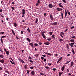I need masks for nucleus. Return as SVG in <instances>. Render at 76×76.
Returning <instances> with one entry per match:
<instances>
[{"mask_svg":"<svg viewBox=\"0 0 76 76\" xmlns=\"http://www.w3.org/2000/svg\"><path fill=\"white\" fill-rule=\"evenodd\" d=\"M6 37V38H5ZM6 38V36H3L2 37H1V38Z\"/></svg>","mask_w":76,"mask_h":76,"instance_id":"c85d7f7f","label":"nucleus"},{"mask_svg":"<svg viewBox=\"0 0 76 76\" xmlns=\"http://www.w3.org/2000/svg\"><path fill=\"white\" fill-rule=\"evenodd\" d=\"M6 54L7 55H9V51L8 50L6 52Z\"/></svg>","mask_w":76,"mask_h":76,"instance_id":"a211bd4d","label":"nucleus"},{"mask_svg":"<svg viewBox=\"0 0 76 76\" xmlns=\"http://www.w3.org/2000/svg\"><path fill=\"white\" fill-rule=\"evenodd\" d=\"M74 27H74V26H73L72 27H71V29H73V28H74Z\"/></svg>","mask_w":76,"mask_h":76,"instance_id":"774afa93","label":"nucleus"},{"mask_svg":"<svg viewBox=\"0 0 76 76\" xmlns=\"http://www.w3.org/2000/svg\"><path fill=\"white\" fill-rule=\"evenodd\" d=\"M66 45L67 48V49H69V45Z\"/></svg>","mask_w":76,"mask_h":76,"instance_id":"a19ab883","label":"nucleus"},{"mask_svg":"<svg viewBox=\"0 0 76 76\" xmlns=\"http://www.w3.org/2000/svg\"><path fill=\"white\" fill-rule=\"evenodd\" d=\"M62 1L63 2H64V3H66V1L65 0H62Z\"/></svg>","mask_w":76,"mask_h":76,"instance_id":"680f3d73","label":"nucleus"},{"mask_svg":"<svg viewBox=\"0 0 76 76\" xmlns=\"http://www.w3.org/2000/svg\"><path fill=\"white\" fill-rule=\"evenodd\" d=\"M11 9H12V10H14L15 9V7H11Z\"/></svg>","mask_w":76,"mask_h":76,"instance_id":"c03bdc74","label":"nucleus"},{"mask_svg":"<svg viewBox=\"0 0 76 76\" xmlns=\"http://www.w3.org/2000/svg\"><path fill=\"white\" fill-rule=\"evenodd\" d=\"M38 44H39V45H41V44H42V43L40 42L38 43Z\"/></svg>","mask_w":76,"mask_h":76,"instance_id":"13d9d810","label":"nucleus"},{"mask_svg":"<svg viewBox=\"0 0 76 76\" xmlns=\"http://www.w3.org/2000/svg\"><path fill=\"white\" fill-rule=\"evenodd\" d=\"M39 54H35L34 55V56L35 57H39Z\"/></svg>","mask_w":76,"mask_h":76,"instance_id":"ddd939ff","label":"nucleus"},{"mask_svg":"<svg viewBox=\"0 0 76 76\" xmlns=\"http://www.w3.org/2000/svg\"><path fill=\"white\" fill-rule=\"evenodd\" d=\"M50 18L51 20H52V21L53 22V20H54V18H53V16H52V15H50Z\"/></svg>","mask_w":76,"mask_h":76,"instance_id":"f257e3e1","label":"nucleus"},{"mask_svg":"<svg viewBox=\"0 0 76 76\" xmlns=\"http://www.w3.org/2000/svg\"><path fill=\"white\" fill-rule=\"evenodd\" d=\"M73 62L72 61L71 63L70 67H73Z\"/></svg>","mask_w":76,"mask_h":76,"instance_id":"9b49d317","label":"nucleus"},{"mask_svg":"<svg viewBox=\"0 0 76 76\" xmlns=\"http://www.w3.org/2000/svg\"><path fill=\"white\" fill-rule=\"evenodd\" d=\"M28 58L30 59V60H32V58L30 56H29L28 57Z\"/></svg>","mask_w":76,"mask_h":76,"instance_id":"603ef678","label":"nucleus"},{"mask_svg":"<svg viewBox=\"0 0 76 76\" xmlns=\"http://www.w3.org/2000/svg\"><path fill=\"white\" fill-rule=\"evenodd\" d=\"M26 39L28 42H31V40L29 38H27Z\"/></svg>","mask_w":76,"mask_h":76,"instance_id":"412c9836","label":"nucleus"},{"mask_svg":"<svg viewBox=\"0 0 76 76\" xmlns=\"http://www.w3.org/2000/svg\"><path fill=\"white\" fill-rule=\"evenodd\" d=\"M16 39H19H19H20V38H19L18 37V36H16Z\"/></svg>","mask_w":76,"mask_h":76,"instance_id":"49530a36","label":"nucleus"},{"mask_svg":"<svg viewBox=\"0 0 76 76\" xmlns=\"http://www.w3.org/2000/svg\"><path fill=\"white\" fill-rule=\"evenodd\" d=\"M1 42L3 44V39L2 38H1Z\"/></svg>","mask_w":76,"mask_h":76,"instance_id":"c756f323","label":"nucleus"},{"mask_svg":"<svg viewBox=\"0 0 76 76\" xmlns=\"http://www.w3.org/2000/svg\"><path fill=\"white\" fill-rule=\"evenodd\" d=\"M46 60H47V59H46L45 58L44 59V61L45 62V61H46Z\"/></svg>","mask_w":76,"mask_h":76,"instance_id":"0e129e2a","label":"nucleus"},{"mask_svg":"<svg viewBox=\"0 0 76 76\" xmlns=\"http://www.w3.org/2000/svg\"><path fill=\"white\" fill-rule=\"evenodd\" d=\"M72 51L73 54H75V50L74 49H72Z\"/></svg>","mask_w":76,"mask_h":76,"instance_id":"6ab92c4d","label":"nucleus"},{"mask_svg":"<svg viewBox=\"0 0 76 76\" xmlns=\"http://www.w3.org/2000/svg\"><path fill=\"white\" fill-rule=\"evenodd\" d=\"M30 68L31 69H34V66H31Z\"/></svg>","mask_w":76,"mask_h":76,"instance_id":"37998d69","label":"nucleus"},{"mask_svg":"<svg viewBox=\"0 0 76 76\" xmlns=\"http://www.w3.org/2000/svg\"><path fill=\"white\" fill-rule=\"evenodd\" d=\"M47 40H48V41H51V38H49L47 39Z\"/></svg>","mask_w":76,"mask_h":76,"instance_id":"58836bf2","label":"nucleus"},{"mask_svg":"<svg viewBox=\"0 0 76 76\" xmlns=\"http://www.w3.org/2000/svg\"><path fill=\"white\" fill-rule=\"evenodd\" d=\"M48 7L50 9H52V8H53V4H49L48 5Z\"/></svg>","mask_w":76,"mask_h":76,"instance_id":"7ed1b4c3","label":"nucleus"},{"mask_svg":"<svg viewBox=\"0 0 76 76\" xmlns=\"http://www.w3.org/2000/svg\"><path fill=\"white\" fill-rule=\"evenodd\" d=\"M65 68V66H63L61 68V70L62 71H63Z\"/></svg>","mask_w":76,"mask_h":76,"instance_id":"0eeeda50","label":"nucleus"},{"mask_svg":"<svg viewBox=\"0 0 76 76\" xmlns=\"http://www.w3.org/2000/svg\"><path fill=\"white\" fill-rule=\"evenodd\" d=\"M44 44L45 45H49L50 43L49 42H45L44 43Z\"/></svg>","mask_w":76,"mask_h":76,"instance_id":"6e6552de","label":"nucleus"},{"mask_svg":"<svg viewBox=\"0 0 76 76\" xmlns=\"http://www.w3.org/2000/svg\"><path fill=\"white\" fill-rule=\"evenodd\" d=\"M10 62H11V63H12V64H15V63H13L12 61H10Z\"/></svg>","mask_w":76,"mask_h":76,"instance_id":"a18cd8bd","label":"nucleus"},{"mask_svg":"<svg viewBox=\"0 0 76 76\" xmlns=\"http://www.w3.org/2000/svg\"><path fill=\"white\" fill-rule=\"evenodd\" d=\"M65 17H66V16H67V11H66V10H65Z\"/></svg>","mask_w":76,"mask_h":76,"instance_id":"5701e85b","label":"nucleus"},{"mask_svg":"<svg viewBox=\"0 0 76 76\" xmlns=\"http://www.w3.org/2000/svg\"><path fill=\"white\" fill-rule=\"evenodd\" d=\"M62 74H63V72H59V76H61V75H62Z\"/></svg>","mask_w":76,"mask_h":76,"instance_id":"4be33fe9","label":"nucleus"},{"mask_svg":"<svg viewBox=\"0 0 76 76\" xmlns=\"http://www.w3.org/2000/svg\"><path fill=\"white\" fill-rule=\"evenodd\" d=\"M37 3L39 4V3H40V1H39V0H38L37 1Z\"/></svg>","mask_w":76,"mask_h":76,"instance_id":"5fc2aeb1","label":"nucleus"},{"mask_svg":"<svg viewBox=\"0 0 76 76\" xmlns=\"http://www.w3.org/2000/svg\"><path fill=\"white\" fill-rule=\"evenodd\" d=\"M45 54H47V55H49V56H52V55L51 54H50L48 53H45Z\"/></svg>","mask_w":76,"mask_h":76,"instance_id":"f8f14e48","label":"nucleus"},{"mask_svg":"<svg viewBox=\"0 0 76 76\" xmlns=\"http://www.w3.org/2000/svg\"><path fill=\"white\" fill-rule=\"evenodd\" d=\"M59 5L61 7H62V8H63V7H63V6L61 5V4H59Z\"/></svg>","mask_w":76,"mask_h":76,"instance_id":"cd10ccee","label":"nucleus"},{"mask_svg":"<svg viewBox=\"0 0 76 76\" xmlns=\"http://www.w3.org/2000/svg\"><path fill=\"white\" fill-rule=\"evenodd\" d=\"M40 75H44V74L42 72L40 73Z\"/></svg>","mask_w":76,"mask_h":76,"instance_id":"e2e57ef3","label":"nucleus"},{"mask_svg":"<svg viewBox=\"0 0 76 76\" xmlns=\"http://www.w3.org/2000/svg\"><path fill=\"white\" fill-rule=\"evenodd\" d=\"M0 62L1 63H4V60L3 59L0 60Z\"/></svg>","mask_w":76,"mask_h":76,"instance_id":"dca6fc26","label":"nucleus"},{"mask_svg":"<svg viewBox=\"0 0 76 76\" xmlns=\"http://www.w3.org/2000/svg\"><path fill=\"white\" fill-rule=\"evenodd\" d=\"M66 72L67 73H69V69H66Z\"/></svg>","mask_w":76,"mask_h":76,"instance_id":"ea45409f","label":"nucleus"},{"mask_svg":"<svg viewBox=\"0 0 76 76\" xmlns=\"http://www.w3.org/2000/svg\"><path fill=\"white\" fill-rule=\"evenodd\" d=\"M67 13L68 15H70V12L69 11H67Z\"/></svg>","mask_w":76,"mask_h":76,"instance_id":"3c124183","label":"nucleus"},{"mask_svg":"<svg viewBox=\"0 0 76 76\" xmlns=\"http://www.w3.org/2000/svg\"><path fill=\"white\" fill-rule=\"evenodd\" d=\"M45 68H46V69H49V67L48 66H45Z\"/></svg>","mask_w":76,"mask_h":76,"instance_id":"4c0bfd02","label":"nucleus"},{"mask_svg":"<svg viewBox=\"0 0 76 76\" xmlns=\"http://www.w3.org/2000/svg\"><path fill=\"white\" fill-rule=\"evenodd\" d=\"M12 33L13 34V35H15V32L14 31H13V29H12Z\"/></svg>","mask_w":76,"mask_h":76,"instance_id":"393cba45","label":"nucleus"},{"mask_svg":"<svg viewBox=\"0 0 76 76\" xmlns=\"http://www.w3.org/2000/svg\"><path fill=\"white\" fill-rule=\"evenodd\" d=\"M0 15L1 16V18H3V15H2L0 14Z\"/></svg>","mask_w":76,"mask_h":76,"instance_id":"69168bd1","label":"nucleus"},{"mask_svg":"<svg viewBox=\"0 0 76 76\" xmlns=\"http://www.w3.org/2000/svg\"><path fill=\"white\" fill-rule=\"evenodd\" d=\"M9 58V59H11V60L13 61V63L14 62V61H13V59L12 58Z\"/></svg>","mask_w":76,"mask_h":76,"instance_id":"09e8293b","label":"nucleus"},{"mask_svg":"<svg viewBox=\"0 0 76 76\" xmlns=\"http://www.w3.org/2000/svg\"><path fill=\"white\" fill-rule=\"evenodd\" d=\"M0 58H4V56L3 55H0Z\"/></svg>","mask_w":76,"mask_h":76,"instance_id":"f3484780","label":"nucleus"},{"mask_svg":"<svg viewBox=\"0 0 76 76\" xmlns=\"http://www.w3.org/2000/svg\"><path fill=\"white\" fill-rule=\"evenodd\" d=\"M55 36L54 35H53L52 36V37L53 38H55Z\"/></svg>","mask_w":76,"mask_h":76,"instance_id":"864d4df0","label":"nucleus"},{"mask_svg":"<svg viewBox=\"0 0 76 76\" xmlns=\"http://www.w3.org/2000/svg\"><path fill=\"white\" fill-rule=\"evenodd\" d=\"M38 19L36 18V21H35V23H37L38 22Z\"/></svg>","mask_w":76,"mask_h":76,"instance_id":"bb28decb","label":"nucleus"},{"mask_svg":"<svg viewBox=\"0 0 76 76\" xmlns=\"http://www.w3.org/2000/svg\"><path fill=\"white\" fill-rule=\"evenodd\" d=\"M70 41L71 42H75V40L73 39H70Z\"/></svg>","mask_w":76,"mask_h":76,"instance_id":"4468645a","label":"nucleus"},{"mask_svg":"<svg viewBox=\"0 0 76 76\" xmlns=\"http://www.w3.org/2000/svg\"><path fill=\"white\" fill-rule=\"evenodd\" d=\"M22 11L23 12H25V10L24 9H23Z\"/></svg>","mask_w":76,"mask_h":76,"instance_id":"6e6d98bb","label":"nucleus"},{"mask_svg":"<svg viewBox=\"0 0 76 76\" xmlns=\"http://www.w3.org/2000/svg\"><path fill=\"white\" fill-rule=\"evenodd\" d=\"M62 58H63V57H61V58H60L58 60L60 61H61V60H62Z\"/></svg>","mask_w":76,"mask_h":76,"instance_id":"a878e982","label":"nucleus"},{"mask_svg":"<svg viewBox=\"0 0 76 76\" xmlns=\"http://www.w3.org/2000/svg\"><path fill=\"white\" fill-rule=\"evenodd\" d=\"M19 61H20V62H21V61H22V59L21 58H18V59Z\"/></svg>","mask_w":76,"mask_h":76,"instance_id":"79ce46f5","label":"nucleus"},{"mask_svg":"<svg viewBox=\"0 0 76 76\" xmlns=\"http://www.w3.org/2000/svg\"><path fill=\"white\" fill-rule=\"evenodd\" d=\"M26 71L27 73V74H29V72L30 71H29V70H27Z\"/></svg>","mask_w":76,"mask_h":76,"instance_id":"c9c22d12","label":"nucleus"},{"mask_svg":"<svg viewBox=\"0 0 76 76\" xmlns=\"http://www.w3.org/2000/svg\"><path fill=\"white\" fill-rule=\"evenodd\" d=\"M28 61H30V63H34V61L32 60H30L28 59Z\"/></svg>","mask_w":76,"mask_h":76,"instance_id":"b1692460","label":"nucleus"},{"mask_svg":"<svg viewBox=\"0 0 76 76\" xmlns=\"http://www.w3.org/2000/svg\"><path fill=\"white\" fill-rule=\"evenodd\" d=\"M57 69H56V68H53V71H56V70Z\"/></svg>","mask_w":76,"mask_h":76,"instance_id":"de8ad7c7","label":"nucleus"},{"mask_svg":"<svg viewBox=\"0 0 76 76\" xmlns=\"http://www.w3.org/2000/svg\"><path fill=\"white\" fill-rule=\"evenodd\" d=\"M60 9V8H56V10H57V11L58 12L60 11V10H63V9H62V8H61Z\"/></svg>","mask_w":76,"mask_h":76,"instance_id":"20e7f679","label":"nucleus"},{"mask_svg":"<svg viewBox=\"0 0 76 76\" xmlns=\"http://www.w3.org/2000/svg\"><path fill=\"white\" fill-rule=\"evenodd\" d=\"M22 14L23 15H25V12H23L22 13Z\"/></svg>","mask_w":76,"mask_h":76,"instance_id":"bf43d9fd","label":"nucleus"},{"mask_svg":"<svg viewBox=\"0 0 76 76\" xmlns=\"http://www.w3.org/2000/svg\"><path fill=\"white\" fill-rule=\"evenodd\" d=\"M57 22H55L53 23L52 25H57Z\"/></svg>","mask_w":76,"mask_h":76,"instance_id":"9d476101","label":"nucleus"},{"mask_svg":"<svg viewBox=\"0 0 76 76\" xmlns=\"http://www.w3.org/2000/svg\"><path fill=\"white\" fill-rule=\"evenodd\" d=\"M21 63H25V62L22 60L21 61Z\"/></svg>","mask_w":76,"mask_h":76,"instance_id":"8fccbe9b","label":"nucleus"},{"mask_svg":"<svg viewBox=\"0 0 76 76\" xmlns=\"http://www.w3.org/2000/svg\"><path fill=\"white\" fill-rule=\"evenodd\" d=\"M29 45H30L31 46V47L32 48H34V44L32 43H30L28 44Z\"/></svg>","mask_w":76,"mask_h":76,"instance_id":"39448f33","label":"nucleus"},{"mask_svg":"<svg viewBox=\"0 0 76 76\" xmlns=\"http://www.w3.org/2000/svg\"><path fill=\"white\" fill-rule=\"evenodd\" d=\"M41 59L42 60H43L44 59V57H41Z\"/></svg>","mask_w":76,"mask_h":76,"instance_id":"4d7b16f0","label":"nucleus"},{"mask_svg":"<svg viewBox=\"0 0 76 76\" xmlns=\"http://www.w3.org/2000/svg\"><path fill=\"white\" fill-rule=\"evenodd\" d=\"M34 45V46L37 47V46H38V45L37 44V43H35Z\"/></svg>","mask_w":76,"mask_h":76,"instance_id":"f704fd0d","label":"nucleus"},{"mask_svg":"<svg viewBox=\"0 0 76 76\" xmlns=\"http://www.w3.org/2000/svg\"><path fill=\"white\" fill-rule=\"evenodd\" d=\"M69 45L71 47H72L73 48L74 47L73 45H75V44L74 43H71L70 44H69Z\"/></svg>","mask_w":76,"mask_h":76,"instance_id":"f03ea898","label":"nucleus"},{"mask_svg":"<svg viewBox=\"0 0 76 76\" xmlns=\"http://www.w3.org/2000/svg\"><path fill=\"white\" fill-rule=\"evenodd\" d=\"M31 73L32 75H33V76H34V75H35V72H34V71L31 72Z\"/></svg>","mask_w":76,"mask_h":76,"instance_id":"423d86ee","label":"nucleus"},{"mask_svg":"<svg viewBox=\"0 0 76 76\" xmlns=\"http://www.w3.org/2000/svg\"><path fill=\"white\" fill-rule=\"evenodd\" d=\"M61 18L62 19H64V18L63 17V13L61 12Z\"/></svg>","mask_w":76,"mask_h":76,"instance_id":"2eb2a0df","label":"nucleus"},{"mask_svg":"<svg viewBox=\"0 0 76 76\" xmlns=\"http://www.w3.org/2000/svg\"><path fill=\"white\" fill-rule=\"evenodd\" d=\"M4 34V32L1 31L0 32V34Z\"/></svg>","mask_w":76,"mask_h":76,"instance_id":"7c9ffc66","label":"nucleus"},{"mask_svg":"<svg viewBox=\"0 0 76 76\" xmlns=\"http://www.w3.org/2000/svg\"><path fill=\"white\" fill-rule=\"evenodd\" d=\"M14 26L15 27H16V26H17V24L15 22L14 24Z\"/></svg>","mask_w":76,"mask_h":76,"instance_id":"aec40b11","label":"nucleus"},{"mask_svg":"<svg viewBox=\"0 0 76 76\" xmlns=\"http://www.w3.org/2000/svg\"><path fill=\"white\" fill-rule=\"evenodd\" d=\"M27 31L28 32H30V29H29V28H28L27 29Z\"/></svg>","mask_w":76,"mask_h":76,"instance_id":"473e14b6","label":"nucleus"},{"mask_svg":"<svg viewBox=\"0 0 76 76\" xmlns=\"http://www.w3.org/2000/svg\"><path fill=\"white\" fill-rule=\"evenodd\" d=\"M49 34L50 35H52V34H53V32H49Z\"/></svg>","mask_w":76,"mask_h":76,"instance_id":"e433bc0d","label":"nucleus"},{"mask_svg":"<svg viewBox=\"0 0 76 76\" xmlns=\"http://www.w3.org/2000/svg\"><path fill=\"white\" fill-rule=\"evenodd\" d=\"M75 38V36H73L72 37H71V38L73 39Z\"/></svg>","mask_w":76,"mask_h":76,"instance_id":"338daca9","label":"nucleus"},{"mask_svg":"<svg viewBox=\"0 0 76 76\" xmlns=\"http://www.w3.org/2000/svg\"><path fill=\"white\" fill-rule=\"evenodd\" d=\"M51 64H52L51 63H49L48 64V65L49 66H50V65H51Z\"/></svg>","mask_w":76,"mask_h":76,"instance_id":"052dcab7","label":"nucleus"},{"mask_svg":"<svg viewBox=\"0 0 76 76\" xmlns=\"http://www.w3.org/2000/svg\"><path fill=\"white\" fill-rule=\"evenodd\" d=\"M5 72H6V73H7L8 75H10V74H9V72L8 71H5Z\"/></svg>","mask_w":76,"mask_h":76,"instance_id":"2f4dec72","label":"nucleus"},{"mask_svg":"<svg viewBox=\"0 0 76 76\" xmlns=\"http://www.w3.org/2000/svg\"><path fill=\"white\" fill-rule=\"evenodd\" d=\"M42 36L45 39H46V37L45 36V34L44 33H42Z\"/></svg>","mask_w":76,"mask_h":76,"instance_id":"1a4fd4ad","label":"nucleus"},{"mask_svg":"<svg viewBox=\"0 0 76 76\" xmlns=\"http://www.w3.org/2000/svg\"><path fill=\"white\" fill-rule=\"evenodd\" d=\"M24 67L25 69H27V66L26 65H25L24 66Z\"/></svg>","mask_w":76,"mask_h":76,"instance_id":"72a5a7b5","label":"nucleus"}]
</instances>
